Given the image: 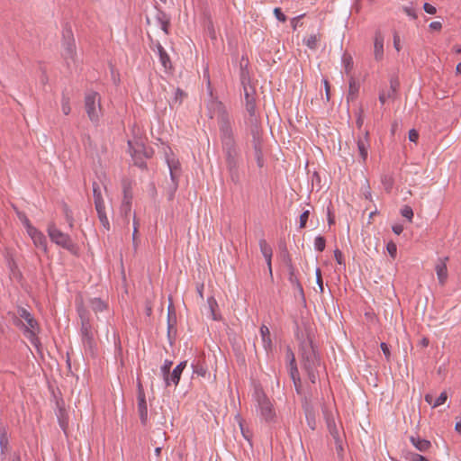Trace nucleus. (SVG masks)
<instances>
[{"label": "nucleus", "instance_id": "nucleus-57", "mask_svg": "<svg viewBox=\"0 0 461 461\" xmlns=\"http://www.w3.org/2000/svg\"><path fill=\"white\" fill-rule=\"evenodd\" d=\"M334 258H335V260L337 261V263L339 265H344L345 266V262L343 260V254L342 252L339 250V249H335L334 250Z\"/></svg>", "mask_w": 461, "mask_h": 461}, {"label": "nucleus", "instance_id": "nucleus-58", "mask_svg": "<svg viewBox=\"0 0 461 461\" xmlns=\"http://www.w3.org/2000/svg\"><path fill=\"white\" fill-rule=\"evenodd\" d=\"M402 10L403 12L408 15L410 16L411 18L412 19H417V14H416V11L410 7V6H403L402 7Z\"/></svg>", "mask_w": 461, "mask_h": 461}, {"label": "nucleus", "instance_id": "nucleus-31", "mask_svg": "<svg viewBox=\"0 0 461 461\" xmlns=\"http://www.w3.org/2000/svg\"><path fill=\"white\" fill-rule=\"evenodd\" d=\"M327 427H328L329 432H330V436L333 438V439L341 438L339 435V428L337 427L333 418L327 419Z\"/></svg>", "mask_w": 461, "mask_h": 461}, {"label": "nucleus", "instance_id": "nucleus-63", "mask_svg": "<svg viewBox=\"0 0 461 461\" xmlns=\"http://www.w3.org/2000/svg\"><path fill=\"white\" fill-rule=\"evenodd\" d=\"M240 427L243 437L249 441L251 437L249 430L244 428V425L241 421H240Z\"/></svg>", "mask_w": 461, "mask_h": 461}, {"label": "nucleus", "instance_id": "nucleus-56", "mask_svg": "<svg viewBox=\"0 0 461 461\" xmlns=\"http://www.w3.org/2000/svg\"><path fill=\"white\" fill-rule=\"evenodd\" d=\"M274 14L276 18L282 23H285L287 19L279 7H276L274 9Z\"/></svg>", "mask_w": 461, "mask_h": 461}, {"label": "nucleus", "instance_id": "nucleus-45", "mask_svg": "<svg viewBox=\"0 0 461 461\" xmlns=\"http://www.w3.org/2000/svg\"><path fill=\"white\" fill-rule=\"evenodd\" d=\"M401 214L402 217L406 218L409 220V221H411L412 218H413V211H412V208L409 205H404L402 209H401Z\"/></svg>", "mask_w": 461, "mask_h": 461}, {"label": "nucleus", "instance_id": "nucleus-15", "mask_svg": "<svg viewBox=\"0 0 461 461\" xmlns=\"http://www.w3.org/2000/svg\"><path fill=\"white\" fill-rule=\"evenodd\" d=\"M384 37L380 31H376L374 39V57L375 59L380 61L384 58Z\"/></svg>", "mask_w": 461, "mask_h": 461}, {"label": "nucleus", "instance_id": "nucleus-62", "mask_svg": "<svg viewBox=\"0 0 461 461\" xmlns=\"http://www.w3.org/2000/svg\"><path fill=\"white\" fill-rule=\"evenodd\" d=\"M136 148L141 150V155L143 154L145 158H150L153 153L150 149H148L143 145H138Z\"/></svg>", "mask_w": 461, "mask_h": 461}, {"label": "nucleus", "instance_id": "nucleus-55", "mask_svg": "<svg viewBox=\"0 0 461 461\" xmlns=\"http://www.w3.org/2000/svg\"><path fill=\"white\" fill-rule=\"evenodd\" d=\"M334 442H335L337 454H338V456H341L343 450H344L342 438H336V439H334Z\"/></svg>", "mask_w": 461, "mask_h": 461}, {"label": "nucleus", "instance_id": "nucleus-43", "mask_svg": "<svg viewBox=\"0 0 461 461\" xmlns=\"http://www.w3.org/2000/svg\"><path fill=\"white\" fill-rule=\"evenodd\" d=\"M406 458L410 461H429L425 456L411 451L407 452Z\"/></svg>", "mask_w": 461, "mask_h": 461}, {"label": "nucleus", "instance_id": "nucleus-26", "mask_svg": "<svg viewBox=\"0 0 461 461\" xmlns=\"http://www.w3.org/2000/svg\"><path fill=\"white\" fill-rule=\"evenodd\" d=\"M359 87H360L359 83H357L353 77H350L348 93L347 95V102L348 103H349L350 101H353L357 96Z\"/></svg>", "mask_w": 461, "mask_h": 461}, {"label": "nucleus", "instance_id": "nucleus-1", "mask_svg": "<svg viewBox=\"0 0 461 461\" xmlns=\"http://www.w3.org/2000/svg\"><path fill=\"white\" fill-rule=\"evenodd\" d=\"M209 118L217 119L221 153L229 178L235 185H241L244 175L241 148L235 132V122L225 105L218 99L211 98L206 104Z\"/></svg>", "mask_w": 461, "mask_h": 461}, {"label": "nucleus", "instance_id": "nucleus-11", "mask_svg": "<svg viewBox=\"0 0 461 461\" xmlns=\"http://www.w3.org/2000/svg\"><path fill=\"white\" fill-rule=\"evenodd\" d=\"M152 50L157 51L159 59V62L164 68V70L166 72L173 70V65L170 59L169 55L164 49V47L160 44V42L157 41L155 43V48H152Z\"/></svg>", "mask_w": 461, "mask_h": 461}, {"label": "nucleus", "instance_id": "nucleus-59", "mask_svg": "<svg viewBox=\"0 0 461 461\" xmlns=\"http://www.w3.org/2000/svg\"><path fill=\"white\" fill-rule=\"evenodd\" d=\"M380 348H381V349H382V351H383L386 360L389 361L390 360L391 353H390V349H389L388 345L385 342H382L380 344Z\"/></svg>", "mask_w": 461, "mask_h": 461}, {"label": "nucleus", "instance_id": "nucleus-27", "mask_svg": "<svg viewBox=\"0 0 461 461\" xmlns=\"http://www.w3.org/2000/svg\"><path fill=\"white\" fill-rule=\"evenodd\" d=\"M89 305L95 314L103 312L107 308V304L100 298H91L89 300Z\"/></svg>", "mask_w": 461, "mask_h": 461}, {"label": "nucleus", "instance_id": "nucleus-18", "mask_svg": "<svg viewBox=\"0 0 461 461\" xmlns=\"http://www.w3.org/2000/svg\"><path fill=\"white\" fill-rule=\"evenodd\" d=\"M167 163L169 168L171 181L172 183H175V189H177L178 177L180 175V164L178 160L175 159L174 158H167Z\"/></svg>", "mask_w": 461, "mask_h": 461}, {"label": "nucleus", "instance_id": "nucleus-54", "mask_svg": "<svg viewBox=\"0 0 461 461\" xmlns=\"http://www.w3.org/2000/svg\"><path fill=\"white\" fill-rule=\"evenodd\" d=\"M305 14H300L296 17H294L292 20H291V25H292V28L294 31H295L297 29L298 26H302L303 25V23H301V19L304 16Z\"/></svg>", "mask_w": 461, "mask_h": 461}, {"label": "nucleus", "instance_id": "nucleus-44", "mask_svg": "<svg viewBox=\"0 0 461 461\" xmlns=\"http://www.w3.org/2000/svg\"><path fill=\"white\" fill-rule=\"evenodd\" d=\"M61 108H62V112L65 115H68L71 111L70 104H69V97L66 96L65 95H62Z\"/></svg>", "mask_w": 461, "mask_h": 461}, {"label": "nucleus", "instance_id": "nucleus-19", "mask_svg": "<svg viewBox=\"0 0 461 461\" xmlns=\"http://www.w3.org/2000/svg\"><path fill=\"white\" fill-rule=\"evenodd\" d=\"M128 146H129V151L132 158L134 165L140 168H145L147 167V165H146V162L141 155V150L137 148H134L132 146L131 141H130V140L128 141Z\"/></svg>", "mask_w": 461, "mask_h": 461}, {"label": "nucleus", "instance_id": "nucleus-38", "mask_svg": "<svg viewBox=\"0 0 461 461\" xmlns=\"http://www.w3.org/2000/svg\"><path fill=\"white\" fill-rule=\"evenodd\" d=\"M381 182L386 191H388V192L391 191V189L393 188V178L392 175H390V174L382 175Z\"/></svg>", "mask_w": 461, "mask_h": 461}, {"label": "nucleus", "instance_id": "nucleus-50", "mask_svg": "<svg viewBox=\"0 0 461 461\" xmlns=\"http://www.w3.org/2000/svg\"><path fill=\"white\" fill-rule=\"evenodd\" d=\"M447 399V394L446 392H442L439 396L436 399V401L432 403V407H438L446 402Z\"/></svg>", "mask_w": 461, "mask_h": 461}, {"label": "nucleus", "instance_id": "nucleus-7", "mask_svg": "<svg viewBox=\"0 0 461 461\" xmlns=\"http://www.w3.org/2000/svg\"><path fill=\"white\" fill-rule=\"evenodd\" d=\"M47 231L53 243L70 252H74L76 245L70 236L59 230L54 222L49 223Z\"/></svg>", "mask_w": 461, "mask_h": 461}, {"label": "nucleus", "instance_id": "nucleus-61", "mask_svg": "<svg viewBox=\"0 0 461 461\" xmlns=\"http://www.w3.org/2000/svg\"><path fill=\"white\" fill-rule=\"evenodd\" d=\"M423 9L424 11L427 13V14H435L436 12H437V9L435 6H433L432 5L429 4V3H425L423 5Z\"/></svg>", "mask_w": 461, "mask_h": 461}, {"label": "nucleus", "instance_id": "nucleus-16", "mask_svg": "<svg viewBox=\"0 0 461 461\" xmlns=\"http://www.w3.org/2000/svg\"><path fill=\"white\" fill-rule=\"evenodd\" d=\"M27 233L36 247L42 249L45 252L47 251V240L41 231L34 227L31 228Z\"/></svg>", "mask_w": 461, "mask_h": 461}, {"label": "nucleus", "instance_id": "nucleus-51", "mask_svg": "<svg viewBox=\"0 0 461 461\" xmlns=\"http://www.w3.org/2000/svg\"><path fill=\"white\" fill-rule=\"evenodd\" d=\"M286 360L288 362V366L291 364L296 363L294 353L293 352L292 348L287 346L286 347Z\"/></svg>", "mask_w": 461, "mask_h": 461}, {"label": "nucleus", "instance_id": "nucleus-5", "mask_svg": "<svg viewBox=\"0 0 461 461\" xmlns=\"http://www.w3.org/2000/svg\"><path fill=\"white\" fill-rule=\"evenodd\" d=\"M254 396L258 402V409L262 420L266 422H274L276 420V411L273 404L267 398L262 389H256Z\"/></svg>", "mask_w": 461, "mask_h": 461}, {"label": "nucleus", "instance_id": "nucleus-29", "mask_svg": "<svg viewBox=\"0 0 461 461\" xmlns=\"http://www.w3.org/2000/svg\"><path fill=\"white\" fill-rule=\"evenodd\" d=\"M436 273L440 285H444L447 278V268L445 261H441L436 266Z\"/></svg>", "mask_w": 461, "mask_h": 461}, {"label": "nucleus", "instance_id": "nucleus-23", "mask_svg": "<svg viewBox=\"0 0 461 461\" xmlns=\"http://www.w3.org/2000/svg\"><path fill=\"white\" fill-rule=\"evenodd\" d=\"M260 335L262 339L263 348L268 353L273 348V343L270 336V330L266 325L260 327Z\"/></svg>", "mask_w": 461, "mask_h": 461}, {"label": "nucleus", "instance_id": "nucleus-40", "mask_svg": "<svg viewBox=\"0 0 461 461\" xmlns=\"http://www.w3.org/2000/svg\"><path fill=\"white\" fill-rule=\"evenodd\" d=\"M326 246V240L322 236H317L314 240V249L319 251L322 252L325 249Z\"/></svg>", "mask_w": 461, "mask_h": 461}, {"label": "nucleus", "instance_id": "nucleus-49", "mask_svg": "<svg viewBox=\"0 0 461 461\" xmlns=\"http://www.w3.org/2000/svg\"><path fill=\"white\" fill-rule=\"evenodd\" d=\"M386 249H387L389 255L391 256V258L394 259L396 258V254H397L396 244L393 241H389L386 245Z\"/></svg>", "mask_w": 461, "mask_h": 461}, {"label": "nucleus", "instance_id": "nucleus-8", "mask_svg": "<svg viewBox=\"0 0 461 461\" xmlns=\"http://www.w3.org/2000/svg\"><path fill=\"white\" fill-rule=\"evenodd\" d=\"M137 409L140 423L146 426L148 423V405L145 392L140 381L137 384Z\"/></svg>", "mask_w": 461, "mask_h": 461}, {"label": "nucleus", "instance_id": "nucleus-21", "mask_svg": "<svg viewBox=\"0 0 461 461\" xmlns=\"http://www.w3.org/2000/svg\"><path fill=\"white\" fill-rule=\"evenodd\" d=\"M92 187L95 210L105 209L104 201L102 195L101 186L99 183L94 182Z\"/></svg>", "mask_w": 461, "mask_h": 461}, {"label": "nucleus", "instance_id": "nucleus-12", "mask_svg": "<svg viewBox=\"0 0 461 461\" xmlns=\"http://www.w3.org/2000/svg\"><path fill=\"white\" fill-rule=\"evenodd\" d=\"M186 365L187 361H182L173 369V371L168 375V376L165 380L166 386H170L171 384L176 386L179 384L181 375L184 369L186 367Z\"/></svg>", "mask_w": 461, "mask_h": 461}, {"label": "nucleus", "instance_id": "nucleus-42", "mask_svg": "<svg viewBox=\"0 0 461 461\" xmlns=\"http://www.w3.org/2000/svg\"><path fill=\"white\" fill-rule=\"evenodd\" d=\"M63 211H64L66 221L68 223L69 228H73L74 219H73V214H72L71 210L68 207L67 204H64Z\"/></svg>", "mask_w": 461, "mask_h": 461}, {"label": "nucleus", "instance_id": "nucleus-14", "mask_svg": "<svg viewBox=\"0 0 461 461\" xmlns=\"http://www.w3.org/2000/svg\"><path fill=\"white\" fill-rule=\"evenodd\" d=\"M176 315L175 308L172 304L168 305L167 308V337L170 344H172V339L176 335Z\"/></svg>", "mask_w": 461, "mask_h": 461}, {"label": "nucleus", "instance_id": "nucleus-36", "mask_svg": "<svg viewBox=\"0 0 461 461\" xmlns=\"http://www.w3.org/2000/svg\"><path fill=\"white\" fill-rule=\"evenodd\" d=\"M342 63L345 68V73L349 75L351 70L353 69V59L349 54H343L342 56Z\"/></svg>", "mask_w": 461, "mask_h": 461}, {"label": "nucleus", "instance_id": "nucleus-35", "mask_svg": "<svg viewBox=\"0 0 461 461\" xmlns=\"http://www.w3.org/2000/svg\"><path fill=\"white\" fill-rule=\"evenodd\" d=\"M320 37L317 34H312L307 39L303 40L304 44L311 50H316L318 48V41Z\"/></svg>", "mask_w": 461, "mask_h": 461}, {"label": "nucleus", "instance_id": "nucleus-2", "mask_svg": "<svg viewBox=\"0 0 461 461\" xmlns=\"http://www.w3.org/2000/svg\"><path fill=\"white\" fill-rule=\"evenodd\" d=\"M299 350L302 367L307 374L309 380L315 384L319 379L320 368H321L322 363L317 346L314 345L309 333L302 339Z\"/></svg>", "mask_w": 461, "mask_h": 461}, {"label": "nucleus", "instance_id": "nucleus-53", "mask_svg": "<svg viewBox=\"0 0 461 461\" xmlns=\"http://www.w3.org/2000/svg\"><path fill=\"white\" fill-rule=\"evenodd\" d=\"M309 215H310V212L308 210L304 211L301 215H300V225L299 227L301 229H303L305 228L306 226V223H307V221L309 219Z\"/></svg>", "mask_w": 461, "mask_h": 461}, {"label": "nucleus", "instance_id": "nucleus-39", "mask_svg": "<svg viewBox=\"0 0 461 461\" xmlns=\"http://www.w3.org/2000/svg\"><path fill=\"white\" fill-rule=\"evenodd\" d=\"M207 303H208L212 320L218 321L220 318L215 312V310L218 307V303H217L216 300L213 297H209L207 299Z\"/></svg>", "mask_w": 461, "mask_h": 461}, {"label": "nucleus", "instance_id": "nucleus-22", "mask_svg": "<svg viewBox=\"0 0 461 461\" xmlns=\"http://www.w3.org/2000/svg\"><path fill=\"white\" fill-rule=\"evenodd\" d=\"M410 441L420 452H427L431 447L429 440L420 438L419 436H411Z\"/></svg>", "mask_w": 461, "mask_h": 461}, {"label": "nucleus", "instance_id": "nucleus-30", "mask_svg": "<svg viewBox=\"0 0 461 461\" xmlns=\"http://www.w3.org/2000/svg\"><path fill=\"white\" fill-rule=\"evenodd\" d=\"M9 440L7 438V430L5 427H0V449L1 455L4 456L8 450Z\"/></svg>", "mask_w": 461, "mask_h": 461}, {"label": "nucleus", "instance_id": "nucleus-10", "mask_svg": "<svg viewBox=\"0 0 461 461\" xmlns=\"http://www.w3.org/2000/svg\"><path fill=\"white\" fill-rule=\"evenodd\" d=\"M252 147L254 150V157L258 167H264V158L262 152V141L258 131H252Z\"/></svg>", "mask_w": 461, "mask_h": 461}, {"label": "nucleus", "instance_id": "nucleus-47", "mask_svg": "<svg viewBox=\"0 0 461 461\" xmlns=\"http://www.w3.org/2000/svg\"><path fill=\"white\" fill-rule=\"evenodd\" d=\"M131 209V202L130 200L123 201L121 206V212L125 217L128 218Z\"/></svg>", "mask_w": 461, "mask_h": 461}, {"label": "nucleus", "instance_id": "nucleus-24", "mask_svg": "<svg viewBox=\"0 0 461 461\" xmlns=\"http://www.w3.org/2000/svg\"><path fill=\"white\" fill-rule=\"evenodd\" d=\"M191 367L193 369V374L197 375L198 376L204 377L207 374V366L201 358L194 360L191 364Z\"/></svg>", "mask_w": 461, "mask_h": 461}, {"label": "nucleus", "instance_id": "nucleus-17", "mask_svg": "<svg viewBox=\"0 0 461 461\" xmlns=\"http://www.w3.org/2000/svg\"><path fill=\"white\" fill-rule=\"evenodd\" d=\"M243 89L246 101V110L250 116H253L256 111V100L254 98L255 89L252 86L245 87Z\"/></svg>", "mask_w": 461, "mask_h": 461}, {"label": "nucleus", "instance_id": "nucleus-13", "mask_svg": "<svg viewBox=\"0 0 461 461\" xmlns=\"http://www.w3.org/2000/svg\"><path fill=\"white\" fill-rule=\"evenodd\" d=\"M357 144L359 156L362 161L366 162L368 157V149L370 148L368 131H366L362 136H358Z\"/></svg>", "mask_w": 461, "mask_h": 461}, {"label": "nucleus", "instance_id": "nucleus-28", "mask_svg": "<svg viewBox=\"0 0 461 461\" xmlns=\"http://www.w3.org/2000/svg\"><path fill=\"white\" fill-rule=\"evenodd\" d=\"M289 276H288V280L290 282V284L292 285V286L296 289L301 294H303V286L302 285L300 284L295 273H294V268L292 265L289 266Z\"/></svg>", "mask_w": 461, "mask_h": 461}, {"label": "nucleus", "instance_id": "nucleus-52", "mask_svg": "<svg viewBox=\"0 0 461 461\" xmlns=\"http://www.w3.org/2000/svg\"><path fill=\"white\" fill-rule=\"evenodd\" d=\"M315 274H316V283L320 288V293H323L324 286H323V280H322L321 269L317 268L315 271Z\"/></svg>", "mask_w": 461, "mask_h": 461}, {"label": "nucleus", "instance_id": "nucleus-4", "mask_svg": "<svg viewBox=\"0 0 461 461\" xmlns=\"http://www.w3.org/2000/svg\"><path fill=\"white\" fill-rule=\"evenodd\" d=\"M61 46L62 57L68 68H70L71 65H76L77 62L76 42L71 26L68 23H66L63 27Z\"/></svg>", "mask_w": 461, "mask_h": 461}, {"label": "nucleus", "instance_id": "nucleus-9", "mask_svg": "<svg viewBox=\"0 0 461 461\" xmlns=\"http://www.w3.org/2000/svg\"><path fill=\"white\" fill-rule=\"evenodd\" d=\"M19 316L23 319L28 326L24 328V334L30 339L35 337V330L38 329V322L33 316L24 308L18 311Z\"/></svg>", "mask_w": 461, "mask_h": 461}, {"label": "nucleus", "instance_id": "nucleus-25", "mask_svg": "<svg viewBox=\"0 0 461 461\" xmlns=\"http://www.w3.org/2000/svg\"><path fill=\"white\" fill-rule=\"evenodd\" d=\"M247 67H248V61H246V63H244V58H242L241 61H240V83H241L243 88L251 86L249 85L250 78H249V70H248Z\"/></svg>", "mask_w": 461, "mask_h": 461}, {"label": "nucleus", "instance_id": "nucleus-6", "mask_svg": "<svg viewBox=\"0 0 461 461\" xmlns=\"http://www.w3.org/2000/svg\"><path fill=\"white\" fill-rule=\"evenodd\" d=\"M85 109L89 120L97 124L102 115L101 100L97 92L91 91L86 95Z\"/></svg>", "mask_w": 461, "mask_h": 461}, {"label": "nucleus", "instance_id": "nucleus-41", "mask_svg": "<svg viewBox=\"0 0 461 461\" xmlns=\"http://www.w3.org/2000/svg\"><path fill=\"white\" fill-rule=\"evenodd\" d=\"M172 364H173V362L171 360L166 359L163 366L160 367V372H161L164 381L167 379V377L170 374V368L172 366Z\"/></svg>", "mask_w": 461, "mask_h": 461}, {"label": "nucleus", "instance_id": "nucleus-64", "mask_svg": "<svg viewBox=\"0 0 461 461\" xmlns=\"http://www.w3.org/2000/svg\"><path fill=\"white\" fill-rule=\"evenodd\" d=\"M408 137L410 141L416 142L419 139V132L416 130L412 129L409 131Z\"/></svg>", "mask_w": 461, "mask_h": 461}, {"label": "nucleus", "instance_id": "nucleus-60", "mask_svg": "<svg viewBox=\"0 0 461 461\" xmlns=\"http://www.w3.org/2000/svg\"><path fill=\"white\" fill-rule=\"evenodd\" d=\"M363 123H364V118H363V110L362 109H359L358 113H357V120H356V124H357V127L361 130L362 126H363Z\"/></svg>", "mask_w": 461, "mask_h": 461}, {"label": "nucleus", "instance_id": "nucleus-37", "mask_svg": "<svg viewBox=\"0 0 461 461\" xmlns=\"http://www.w3.org/2000/svg\"><path fill=\"white\" fill-rule=\"evenodd\" d=\"M96 212H97L98 219H99L102 226L105 230H110V222H109V220L107 218V215H106V212H105V209L96 210Z\"/></svg>", "mask_w": 461, "mask_h": 461}, {"label": "nucleus", "instance_id": "nucleus-48", "mask_svg": "<svg viewBox=\"0 0 461 461\" xmlns=\"http://www.w3.org/2000/svg\"><path fill=\"white\" fill-rule=\"evenodd\" d=\"M18 218L25 227L27 232L30 230L31 228H34V226L31 224L30 220L23 212H18Z\"/></svg>", "mask_w": 461, "mask_h": 461}, {"label": "nucleus", "instance_id": "nucleus-33", "mask_svg": "<svg viewBox=\"0 0 461 461\" xmlns=\"http://www.w3.org/2000/svg\"><path fill=\"white\" fill-rule=\"evenodd\" d=\"M157 19L161 25L162 31L165 32L166 34H168L169 18L167 16V14L163 12H160L158 14Z\"/></svg>", "mask_w": 461, "mask_h": 461}, {"label": "nucleus", "instance_id": "nucleus-32", "mask_svg": "<svg viewBox=\"0 0 461 461\" xmlns=\"http://www.w3.org/2000/svg\"><path fill=\"white\" fill-rule=\"evenodd\" d=\"M288 372H289V375H290L291 379L294 382V384L296 385L297 384H300L301 378H300L299 370H298L296 363L291 364L290 366H288Z\"/></svg>", "mask_w": 461, "mask_h": 461}, {"label": "nucleus", "instance_id": "nucleus-3", "mask_svg": "<svg viewBox=\"0 0 461 461\" xmlns=\"http://www.w3.org/2000/svg\"><path fill=\"white\" fill-rule=\"evenodd\" d=\"M77 313L81 321V340L86 350H88L91 355L95 354L96 343L95 341L92 325L90 323L89 312L82 305L77 306Z\"/></svg>", "mask_w": 461, "mask_h": 461}, {"label": "nucleus", "instance_id": "nucleus-20", "mask_svg": "<svg viewBox=\"0 0 461 461\" xmlns=\"http://www.w3.org/2000/svg\"><path fill=\"white\" fill-rule=\"evenodd\" d=\"M398 86V80L396 78H391L390 89L386 93L384 91H382L379 94V101L382 104H384L387 99L392 98L395 95Z\"/></svg>", "mask_w": 461, "mask_h": 461}, {"label": "nucleus", "instance_id": "nucleus-34", "mask_svg": "<svg viewBox=\"0 0 461 461\" xmlns=\"http://www.w3.org/2000/svg\"><path fill=\"white\" fill-rule=\"evenodd\" d=\"M259 248L260 251L264 258H269V256L273 255V250L271 246L267 242L266 240L261 239L259 240Z\"/></svg>", "mask_w": 461, "mask_h": 461}, {"label": "nucleus", "instance_id": "nucleus-46", "mask_svg": "<svg viewBox=\"0 0 461 461\" xmlns=\"http://www.w3.org/2000/svg\"><path fill=\"white\" fill-rule=\"evenodd\" d=\"M186 94L182 89L177 88L175 92V96L172 103L181 104Z\"/></svg>", "mask_w": 461, "mask_h": 461}]
</instances>
